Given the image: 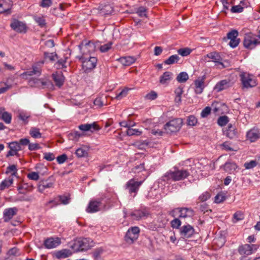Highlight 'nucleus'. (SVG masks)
I'll return each instance as SVG.
<instances>
[{
	"label": "nucleus",
	"instance_id": "25",
	"mask_svg": "<svg viewBox=\"0 0 260 260\" xmlns=\"http://www.w3.org/2000/svg\"><path fill=\"white\" fill-rule=\"evenodd\" d=\"M18 209L16 207L6 209L4 211V220L5 221H9L14 216L16 215Z\"/></svg>",
	"mask_w": 260,
	"mask_h": 260
},
{
	"label": "nucleus",
	"instance_id": "24",
	"mask_svg": "<svg viewBox=\"0 0 260 260\" xmlns=\"http://www.w3.org/2000/svg\"><path fill=\"white\" fill-rule=\"evenodd\" d=\"M29 83L31 86L44 88L49 83V82L45 81L42 79L31 78L29 81Z\"/></svg>",
	"mask_w": 260,
	"mask_h": 260
},
{
	"label": "nucleus",
	"instance_id": "47",
	"mask_svg": "<svg viewBox=\"0 0 260 260\" xmlns=\"http://www.w3.org/2000/svg\"><path fill=\"white\" fill-rule=\"evenodd\" d=\"M44 57L45 58L49 59L51 61H54L56 59H58V55L56 53L52 52V53H48V52H44Z\"/></svg>",
	"mask_w": 260,
	"mask_h": 260
},
{
	"label": "nucleus",
	"instance_id": "16",
	"mask_svg": "<svg viewBox=\"0 0 260 260\" xmlns=\"http://www.w3.org/2000/svg\"><path fill=\"white\" fill-rule=\"evenodd\" d=\"M179 232L183 238H189L194 235V229L191 225L187 224L181 226L180 228Z\"/></svg>",
	"mask_w": 260,
	"mask_h": 260
},
{
	"label": "nucleus",
	"instance_id": "63",
	"mask_svg": "<svg viewBox=\"0 0 260 260\" xmlns=\"http://www.w3.org/2000/svg\"><path fill=\"white\" fill-rule=\"evenodd\" d=\"M27 177L29 179L36 181L39 179V175L37 172H31L27 174Z\"/></svg>",
	"mask_w": 260,
	"mask_h": 260
},
{
	"label": "nucleus",
	"instance_id": "26",
	"mask_svg": "<svg viewBox=\"0 0 260 260\" xmlns=\"http://www.w3.org/2000/svg\"><path fill=\"white\" fill-rule=\"evenodd\" d=\"M223 133L224 135L231 139L237 137L236 129L232 124H228V127L224 130Z\"/></svg>",
	"mask_w": 260,
	"mask_h": 260
},
{
	"label": "nucleus",
	"instance_id": "9",
	"mask_svg": "<svg viewBox=\"0 0 260 260\" xmlns=\"http://www.w3.org/2000/svg\"><path fill=\"white\" fill-rule=\"evenodd\" d=\"M103 199L100 198L90 201L86 208V211L88 213H94L104 209L105 207V205L102 203Z\"/></svg>",
	"mask_w": 260,
	"mask_h": 260
},
{
	"label": "nucleus",
	"instance_id": "34",
	"mask_svg": "<svg viewBox=\"0 0 260 260\" xmlns=\"http://www.w3.org/2000/svg\"><path fill=\"white\" fill-rule=\"evenodd\" d=\"M13 182L12 178L5 179L0 184V190H3L10 186Z\"/></svg>",
	"mask_w": 260,
	"mask_h": 260
},
{
	"label": "nucleus",
	"instance_id": "54",
	"mask_svg": "<svg viewBox=\"0 0 260 260\" xmlns=\"http://www.w3.org/2000/svg\"><path fill=\"white\" fill-rule=\"evenodd\" d=\"M59 201H60L61 203L66 205L69 203L70 198L69 196L63 195L58 196Z\"/></svg>",
	"mask_w": 260,
	"mask_h": 260
},
{
	"label": "nucleus",
	"instance_id": "4",
	"mask_svg": "<svg viewBox=\"0 0 260 260\" xmlns=\"http://www.w3.org/2000/svg\"><path fill=\"white\" fill-rule=\"evenodd\" d=\"M170 215L173 217L185 218L193 216V211L189 208H176L170 212Z\"/></svg>",
	"mask_w": 260,
	"mask_h": 260
},
{
	"label": "nucleus",
	"instance_id": "42",
	"mask_svg": "<svg viewBox=\"0 0 260 260\" xmlns=\"http://www.w3.org/2000/svg\"><path fill=\"white\" fill-rule=\"evenodd\" d=\"M7 255L9 257L12 256H18L20 255V252L19 249L16 247H13L8 251Z\"/></svg>",
	"mask_w": 260,
	"mask_h": 260
},
{
	"label": "nucleus",
	"instance_id": "22",
	"mask_svg": "<svg viewBox=\"0 0 260 260\" xmlns=\"http://www.w3.org/2000/svg\"><path fill=\"white\" fill-rule=\"evenodd\" d=\"M72 253L69 249H63L60 250L55 251L53 255L58 259H62L67 258L72 255Z\"/></svg>",
	"mask_w": 260,
	"mask_h": 260
},
{
	"label": "nucleus",
	"instance_id": "59",
	"mask_svg": "<svg viewBox=\"0 0 260 260\" xmlns=\"http://www.w3.org/2000/svg\"><path fill=\"white\" fill-rule=\"evenodd\" d=\"M147 9L144 7H140L138 8L137 13L140 17H147Z\"/></svg>",
	"mask_w": 260,
	"mask_h": 260
},
{
	"label": "nucleus",
	"instance_id": "36",
	"mask_svg": "<svg viewBox=\"0 0 260 260\" xmlns=\"http://www.w3.org/2000/svg\"><path fill=\"white\" fill-rule=\"evenodd\" d=\"M67 57L59 59L55 64V67L57 69H62L67 67Z\"/></svg>",
	"mask_w": 260,
	"mask_h": 260
},
{
	"label": "nucleus",
	"instance_id": "38",
	"mask_svg": "<svg viewBox=\"0 0 260 260\" xmlns=\"http://www.w3.org/2000/svg\"><path fill=\"white\" fill-rule=\"evenodd\" d=\"M88 149L85 147H81L77 149L76 154L78 157L87 156Z\"/></svg>",
	"mask_w": 260,
	"mask_h": 260
},
{
	"label": "nucleus",
	"instance_id": "15",
	"mask_svg": "<svg viewBox=\"0 0 260 260\" xmlns=\"http://www.w3.org/2000/svg\"><path fill=\"white\" fill-rule=\"evenodd\" d=\"M10 26L14 30L19 33H25L27 29L25 23L16 19L13 21Z\"/></svg>",
	"mask_w": 260,
	"mask_h": 260
},
{
	"label": "nucleus",
	"instance_id": "32",
	"mask_svg": "<svg viewBox=\"0 0 260 260\" xmlns=\"http://www.w3.org/2000/svg\"><path fill=\"white\" fill-rule=\"evenodd\" d=\"M44 61L43 60L39 61L32 66V70L35 75L39 76L41 74V67Z\"/></svg>",
	"mask_w": 260,
	"mask_h": 260
},
{
	"label": "nucleus",
	"instance_id": "31",
	"mask_svg": "<svg viewBox=\"0 0 260 260\" xmlns=\"http://www.w3.org/2000/svg\"><path fill=\"white\" fill-rule=\"evenodd\" d=\"M237 168V165L233 162H226L223 166L224 170L229 173H233Z\"/></svg>",
	"mask_w": 260,
	"mask_h": 260
},
{
	"label": "nucleus",
	"instance_id": "27",
	"mask_svg": "<svg viewBox=\"0 0 260 260\" xmlns=\"http://www.w3.org/2000/svg\"><path fill=\"white\" fill-rule=\"evenodd\" d=\"M52 78L57 86L60 87L63 85L64 77L61 73H55L53 74Z\"/></svg>",
	"mask_w": 260,
	"mask_h": 260
},
{
	"label": "nucleus",
	"instance_id": "21",
	"mask_svg": "<svg viewBox=\"0 0 260 260\" xmlns=\"http://www.w3.org/2000/svg\"><path fill=\"white\" fill-rule=\"evenodd\" d=\"M260 138V133L257 128H252L246 133L247 140L250 142H254Z\"/></svg>",
	"mask_w": 260,
	"mask_h": 260
},
{
	"label": "nucleus",
	"instance_id": "6",
	"mask_svg": "<svg viewBox=\"0 0 260 260\" xmlns=\"http://www.w3.org/2000/svg\"><path fill=\"white\" fill-rule=\"evenodd\" d=\"M258 45H260V41H258L255 35L252 33L245 35L243 40V45L245 48L252 49Z\"/></svg>",
	"mask_w": 260,
	"mask_h": 260
},
{
	"label": "nucleus",
	"instance_id": "14",
	"mask_svg": "<svg viewBox=\"0 0 260 260\" xmlns=\"http://www.w3.org/2000/svg\"><path fill=\"white\" fill-rule=\"evenodd\" d=\"M258 248L256 244H244L239 247L238 251L241 255H249L255 252Z\"/></svg>",
	"mask_w": 260,
	"mask_h": 260
},
{
	"label": "nucleus",
	"instance_id": "52",
	"mask_svg": "<svg viewBox=\"0 0 260 260\" xmlns=\"http://www.w3.org/2000/svg\"><path fill=\"white\" fill-rule=\"evenodd\" d=\"M129 90V89L127 88L123 89L119 93L116 95L115 99L118 100H120L126 96Z\"/></svg>",
	"mask_w": 260,
	"mask_h": 260
},
{
	"label": "nucleus",
	"instance_id": "51",
	"mask_svg": "<svg viewBox=\"0 0 260 260\" xmlns=\"http://www.w3.org/2000/svg\"><path fill=\"white\" fill-rule=\"evenodd\" d=\"M82 136L83 135L78 131L73 132L69 134L70 139L75 141H78Z\"/></svg>",
	"mask_w": 260,
	"mask_h": 260
},
{
	"label": "nucleus",
	"instance_id": "28",
	"mask_svg": "<svg viewBox=\"0 0 260 260\" xmlns=\"http://www.w3.org/2000/svg\"><path fill=\"white\" fill-rule=\"evenodd\" d=\"M230 86V81L223 80L218 82L215 85L214 89L217 91H221Z\"/></svg>",
	"mask_w": 260,
	"mask_h": 260
},
{
	"label": "nucleus",
	"instance_id": "62",
	"mask_svg": "<svg viewBox=\"0 0 260 260\" xmlns=\"http://www.w3.org/2000/svg\"><path fill=\"white\" fill-rule=\"evenodd\" d=\"M112 45V43L110 42L107 44H104L100 47V51L102 52H106L108 51L111 48Z\"/></svg>",
	"mask_w": 260,
	"mask_h": 260
},
{
	"label": "nucleus",
	"instance_id": "57",
	"mask_svg": "<svg viewBox=\"0 0 260 260\" xmlns=\"http://www.w3.org/2000/svg\"><path fill=\"white\" fill-rule=\"evenodd\" d=\"M243 9V7L239 5L233 6L231 9V11L233 13H241Z\"/></svg>",
	"mask_w": 260,
	"mask_h": 260
},
{
	"label": "nucleus",
	"instance_id": "2",
	"mask_svg": "<svg viewBox=\"0 0 260 260\" xmlns=\"http://www.w3.org/2000/svg\"><path fill=\"white\" fill-rule=\"evenodd\" d=\"M92 240L90 238H78L71 246L75 251H86L92 247Z\"/></svg>",
	"mask_w": 260,
	"mask_h": 260
},
{
	"label": "nucleus",
	"instance_id": "61",
	"mask_svg": "<svg viewBox=\"0 0 260 260\" xmlns=\"http://www.w3.org/2000/svg\"><path fill=\"white\" fill-rule=\"evenodd\" d=\"M238 35V32L235 29H233L228 33L227 37L229 40L236 39Z\"/></svg>",
	"mask_w": 260,
	"mask_h": 260
},
{
	"label": "nucleus",
	"instance_id": "46",
	"mask_svg": "<svg viewBox=\"0 0 260 260\" xmlns=\"http://www.w3.org/2000/svg\"><path fill=\"white\" fill-rule=\"evenodd\" d=\"M178 53L182 56H186L190 54L191 50L189 48H180L177 50Z\"/></svg>",
	"mask_w": 260,
	"mask_h": 260
},
{
	"label": "nucleus",
	"instance_id": "30",
	"mask_svg": "<svg viewBox=\"0 0 260 260\" xmlns=\"http://www.w3.org/2000/svg\"><path fill=\"white\" fill-rule=\"evenodd\" d=\"M135 58L132 56L122 57L119 59V62L124 66H129L135 62Z\"/></svg>",
	"mask_w": 260,
	"mask_h": 260
},
{
	"label": "nucleus",
	"instance_id": "23",
	"mask_svg": "<svg viewBox=\"0 0 260 260\" xmlns=\"http://www.w3.org/2000/svg\"><path fill=\"white\" fill-rule=\"evenodd\" d=\"M53 185V182L51 181L49 179L42 180L39 183L38 190L40 192H43L46 189L52 188Z\"/></svg>",
	"mask_w": 260,
	"mask_h": 260
},
{
	"label": "nucleus",
	"instance_id": "3",
	"mask_svg": "<svg viewBox=\"0 0 260 260\" xmlns=\"http://www.w3.org/2000/svg\"><path fill=\"white\" fill-rule=\"evenodd\" d=\"M125 217H130L133 220H140L146 218L149 215V213L146 209H137L133 211L126 212L123 210Z\"/></svg>",
	"mask_w": 260,
	"mask_h": 260
},
{
	"label": "nucleus",
	"instance_id": "56",
	"mask_svg": "<svg viewBox=\"0 0 260 260\" xmlns=\"http://www.w3.org/2000/svg\"><path fill=\"white\" fill-rule=\"evenodd\" d=\"M119 124L121 126L127 127V129H129V128L134 126L136 125V123L132 122L131 121L127 122L126 121H122L119 123Z\"/></svg>",
	"mask_w": 260,
	"mask_h": 260
},
{
	"label": "nucleus",
	"instance_id": "50",
	"mask_svg": "<svg viewBox=\"0 0 260 260\" xmlns=\"http://www.w3.org/2000/svg\"><path fill=\"white\" fill-rule=\"evenodd\" d=\"M179 218L176 217L173 220L171 221V226L173 229H178L180 228V225H181V221Z\"/></svg>",
	"mask_w": 260,
	"mask_h": 260
},
{
	"label": "nucleus",
	"instance_id": "58",
	"mask_svg": "<svg viewBox=\"0 0 260 260\" xmlns=\"http://www.w3.org/2000/svg\"><path fill=\"white\" fill-rule=\"evenodd\" d=\"M18 117L20 119L26 123L27 122V120L30 117V115L25 112H19Z\"/></svg>",
	"mask_w": 260,
	"mask_h": 260
},
{
	"label": "nucleus",
	"instance_id": "10",
	"mask_svg": "<svg viewBox=\"0 0 260 260\" xmlns=\"http://www.w3.org/2000/svg\"><path fill=\"white\" fill-rule=\"evenodd\" d=\"M140 229L138 226L130 228L127 231L124 237L125 241L129 244L133 243L139 237Z\"/></svg>",
	"mask_w": 260,
	"mask_h": 260
},
{
	"label": "nucleus",
	"instance_id": "17",
	"mask_svg": "<svg viewBox=\"0 0 260 260\" xmlns=\"http://www.w3.org/2000/svg\"><path fill=\"white\" fill-rule=\"evenodd\" d=\"M60 244V239L57 237H50L44 241V246L47 249L54 248Z\"/></svg>",
	"mask_w": 260,
	"mask_h": 260
},
{
	"label": "nucleus",
	"instance_id": "37",
	"mask_svg": "<svg viewBox=\"0 0 260 260\" xmlns=\"http://www.w3.org/2000/svg\"><path fill=\"white\" fill-rule=\"evenodd\" d=\"M105 250L103 247H99L94 250L92 252V256L94 259L99 260L104 253Z\"/></svg>",
	"mask_w": 260,
	"mask_h": 260
},
{
	"label": "nucleus",
	"instance_id": "13",
	"mask_svg": "<svg viewBox=\"0 0 260 260\" xmlns=\"http://www.w3.org/2000/svg\"><path fill=\"white\" fill-rule=\"evenodd\" d=\"M79 48L82 53V56H86L88 54L90 55L95 50V46L94 44L91 41L85 43H82L79 45Z\"/></svg>",
	"mask_w": 260,
	"mask_h": 260
},
{
	"label": "nucleus",
	"instance_id": "1",
	"mask_svg": "<svg viewBox=\"0 0 260 260\" xmlns=\"http://www.w3.org/2000/svg\"><path fill=\"white\" fill-rule=\"evenodd\" d=\"M190 173L186 170H177L174 171H169L167 172L164 176L162 177V180L164 181H168L170 180L173 181H179L187 178Z\"/></svg>",
	"mask_w": 260,
	"mask_h": 260
},
{
	"label": "nucleus",
	"instance_id": "43",
	"mask_svg": "<svg viewBox=\"0 0 260 260\" xmlns=\"http://www.w3.org/2000/svg\"><path fill=\"white\" fill-rule=\"evenodd\" d=\"M244 219V215L241 211H237L233 215L232 221L233 223H236Z\"/></svg>",
	"mask_w": 260,
	"mask_h": 260
},
{
	"label": "nucleus",
	"instance_id": "19",
	"mask_svg": "<svg viewBox=\"0 0 260 260\" xmlns=\"http://www.w3.org/2000/svg\"><path fill=\"white\" fill-rule=\"evenodd\" d=\"M206 79L205 76L198 77L194 81L195 92L197 94H201L203 92L205 87V80Z\"/></svg>",
	"mask_w": 260,
	"mask_h": 260
},
{
	"label": "nucleus",
	"instance_id": "45",
	"mask_svg": "<svg viewBox=\"0 0 260 260\" xmlns=\"http://www.w3.org/2000/svg\"><path fill=\"white\" fill-rule=\"evenodd\" d=\"M9 147L10 149L19 151L22 149V147L20 146V144L17 141H14L9 144Z\"/></svg>",
	"mask_w": 260,
	"mask_h": 260
},
{
	"label": "nucleus",
	"instance_id": "33",
	"mask_svg": "<svg viewBox=\"0 0 260 260\" xmlns=\"http://www.w3.org/2000/svg\"><path fill=\"white\" fill-rule=\"evenodd\" d=\"M33 19L41 27H44L46 25V20L44 16L41 15H34Z\"/></svg>",
	"mask_w": 260,
	"mask_h": 260
},
{
	"label": "nucleus",
	"instance_id": "41",
	"mask_svg": "<svg viewBox=\"0 0 260 260\" xmlns=\"http://www.w3.org/2000/svg\"><path fill=\"white\" fill-rule=\"evenodd\" d=\"M179 59V57L175 54L170 56L167 59L164 61V63L166 64H172L177 63Z\"/></svg>",
	"mask_w": 260,
	"mask_h": 260
},
{
	"label": "nucleus",
	"instance_id": "60",
	"mask_svg": "<svg viewBox=\"0 0 260 260\" xmlns=\"http://www.w3.org/2000/svg\"><path fill=\"white\" fill-rule=\"evenodd\" d=\"M257 165L255 160H251L249 162H246L244 164V166L246 169H250L255 167Z\"/></svg>",
	"mask_w": 260,
	"mask_h": 260
},
{
	"label": "nucleus",
	"instance_id": "64",
	"mask_svg": "<svg viewBox=\"0 0 260 260\" xmlns=\"http://www.w3.org/2000/svg\"><path fill=\"white\" fill-rule=\"evenodd\" d=\"M215 244H217L219 247H222L225 243V239L223 237H218L214 239Z\"/></svg>",
	"mask_w": 260,
	"mask_h": 260
},
{
	"label": "nucleus",
	"instance_id": "18",
	"mask_svg": "<svg viewBox=\"0 0 260 260\" xmlns=\"http://www.w3.org/2000/svg\"><path fill=\"white\" fill-rule=\"evenodd\" d=\"M13 5L12 0H0V14L7 13L10 14Z\"/></svg>",
	"mask_w": 260,
	"mask_h": 260
},
{
	"label": "nucleus",
	"instance_id": "55",
	"mask_svg": "<svg viewBox=\"0 0 260 260\" xmlns=\"http://www.w3.org/2000/svg\"><path fill=\"white\" fill-rule=\"evenodd\" d=\"M211 108L210 107H206L201 112V116L202 118H206L211 113Z\"/></svg>",
	"mask_w": 260,
	"mask_h": 260
},
{
	"label": "nucleus",
	"instance_id": "20",
	"mask_svg": "<svg viewBox=\"0 0 260 260\" xmlns=\"http://www.w3.org/2000/svg\"><path fill=\"white\" fill-rule=\"evenodd\" d=\"M78 128L79 129L83 132L89 131L91 133L100 129V126L98 125L96 122H94L91 123H85L81 124L79 125Z\"/></svg>",
	"mask_w": 260,
	"mask_h": 260
},
{
	"label": "nucleus",
	"instance_id": "48",
	"mask_svg": "<svg viewBox=\"0 0 260 260\" xmlns=\"http://www.w3.org/2000/svg\"><path fill=\"white\" fill-rule=\"evenodd\" d=\"M229 122V118L227 116H222L218 118L217 123L219 125L223 126L225 125Z\"/></svg>",
	"mask_w": 260,
	"mask_h": 260
},
{
	"label": "nucleus",
	"instance_id": "44",
	"mask_svg": "<svg viewBox=\"0 0 260 260\" xmlns=\"http://www.w3.org/2000/svg\"><path fill=\"white\" fill-rule=\"evenodd\" d=\"M186 122L189 126H195L198 123V119L194 115H190L187 117Z\"/></svg>",
	"mask_w": 260,
	"mask_h": 260
},
{
	"label": "nucleus",
	"instance_id": "29",
	"mask_svg": "<svg viewBox=\"0 0 260 260\" xmlns=\"http://www.w3.org/2000/svg\"><path fill=\"white\" fill-rule=\"evenodd\" d=\"M173 74L170 72H165L159 78V82L161 84H168L171 80Z\"/></svg>",
	"mask_w": 260,
	"mask_h": 260
},
{
	"label": "nucleus",
	"instance_id": "40",
	"mask_svg": "<svg viewBox=\"0 0 260 260\" xmlns=\"http://www.w3.org/2000/svg\"><path fill=\"white\" fill-rule=\"evenodd\" d=\"M188 79V75L186 72H181L177 77L176 80L179 83H184Z\"/></svg>",
	"mask_w": 260,
	"mask_h": 260
},
{
	"label": "nucleus",
	"instance_id": "12",
	"mask_svg": "<svg viewBox=\"0 0 260 260\" xmlns=\"http://www.w3.org/2000/svg\"><path fill=\"white\" fill-rule=\"evenodd\" d=\"M207 57L212 60V61L216 63V65L219 69H223L228 67L229 62L226 61H222V58L219 54L216 52L209 53L207 55Z\"/></svg>",
	"mask_w": 260,
	"mask_h": 260
},
{
	"label": "nucleus",
	"instance_id": "53",
	"mask_svg": "<svg viewBox=\"0 0 260 260\" xmlns=\"http://www.w3.org/2000/svg\"><path fill=\"white\" fill-rule=\"evenodd\" d=\"M235 0H221V2L223 5V10H228L229 9L230 5L234 4Z\"/></svg>",
	"mask_w": 260,
	"mask_h": 260
},
{
	"label": "nucleus",
	"instance_id": "49",
	"mask_svg": "<svg viewBox=\"0 0 260 260\" xmlns=\"http://www.w3.org/2000/svg\"><path fill=\"white\" fill-rule=\"evenodd\" d=\"M6 123L9 124L11 122L12 115L8 112L4 111L2 117L1 118Z\"/></svg>",
	"mask_w": 260,
	"mask_h": 260
},
{
	"label": "nucleus",
	"instance_id": "11",
	"mask_svg": "<svg viewBox=\"0 0 260 260\" xmlns=\"http://www.w3.org/2000/svg\"><path fill=\"white\" fill-rule=\"evenodd\" d=\"M142 183V181H138L134 179H132L127 182L125 184V188L129 194L132 195L133 193H134L133 196L134 197L137 194Z\"/></svg>",
	"mask_w": 260,
	"mask_h": 260
},
{
	"label": "nucleus",
	"instance_id": "8",
	"mask_svg": "<svg viewBox=\"0 0 260 260\" xmlns=\"http://www.w3.org/2000/svg\"><path fill=\"white\" fill-rule=\"evenodd\" d=\"M80 59L82 60L83 68L86 72L91 71L95 68L97 59L91 56H82Z\"/></svg>",
	"mask_w": 260,
	"mask_h": 260
},
{
	"label": "nucleus",
	"instance_id": "35",
	"mask_svg": "<svg viewBox=\"0 0 260 260\" xmlns=\"http://www.w3.org/2000/svg\"><path fill=\"white\" fill-rule=\"evenodd\" d=\"M29 135L34 138L37 139L40 138L42 137V134L40 132V129L36 127H32L29 131Z\"/></svg>",
	"mask_w": 260,
	"mask_h": 260
},
{
	"label": "nucleus",
	"instance_id": "7",
	"mask_svg": "<svg viewBox=\"0 0 260 260\" xmlns=\"http://www.w3.org/2000/svg\"><path fill=\"white\" fill-rule=\"evenodd\" d=\"M240 80L244 88H250L256 85V81L252 75L246 72H242L240 74Z\"/></svg>",
	"mask_w": 260,
	"mask_h": 260
},
{
	"label": "nucleus",
	"instance_id": "39",
	"mask_svg": "<svg viewBox=\"0 0 260 260\" xmlns=\"http://www.w3.org/2000/svg\"><path fill=\"white\" fill-rule=\"evenodd\" d=\"M142 134V131L136 128H129L126 131V135L128 136H140Z\"/></svg>",
	"mask_w": 260,
	"mask_h": 260
},
{
	"label": "nucleus",
	"instance_id": "5",
	"mask_svg": "<svg viewBox=\"0 0 260 260\" xmlns=\"http://www.w3.org/2000/svg\"><path fill=\"white\" fill-rule=\"evenodd\" d=\"M182 123L181 118H175L167 122L164 125V128L168 133H175L180 129Z\"/></svg>",
	"mask_w": 260,
	"mask_h": 260
}]
</instances>
